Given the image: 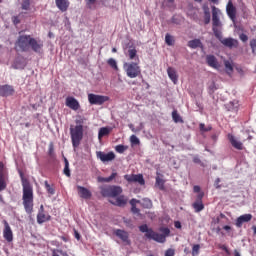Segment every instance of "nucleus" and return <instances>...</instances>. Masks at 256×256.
I'll return each mask as SVG.
<instances>
[{
  "instance_id": "nucleus-26",
  "label": "nucleus",
  "mask_w": 256,
  "mask_h": 256,
  "mask_svg": "<svg viewBox=\"0 0 256 256\" xmlns=\"http://www.w3.org/2000/svg\"><path fill=\"white\" fill-rule=\"evenodd\" d=\"M56 1V6L58 9L62 12L67 11L69 9V0H55Z\"/></svg>"
},
{
  "instance_id": "nucleus-37",
  "label": "nucleus",
  "mask_w": 256,
  "mask_h": 256,
  "mask_svg": "<svg viewBox=\"0 0 256 256\" xmlns=\"http://www.w3.org/2000/svg\"><path fill=\"white\" fill-rule=\"evenodd\" d=\"M172 119L174 123H183V119H181V116L179 115V113H177V110H174L172 112Z\"/></svg>"
},
{
  "instance_id": "nucleus-18",
  "label": "nucleus",
  "mask_w": 256,
  "mask_h": 256,
  "mask_svg": "<svg viewBox=\"0 0 256 256\" xmlns=\"http://www.w3.org/2000/svg\"><path fill=\"white\" fill-rule=\"evenodd\" d=\"M30 47L35 53H41V49H43V42L41 40L31 38Z\"/></svg>"
},
{
  "instance_id": "nucleus-23",
  "label": "nucleus",
  "mask_w": 256,
  "mask_h": 256,
  "mask_svg": "<svg viewBox=\"0 0 256 256\" xmlns=\"http://www.w3.org/2000/svg\"><path fill=\"white\" fill-rule=\"evenodd\" d=\"M167 73L169 79L174 83V85H177V82L179 81V76H177V71L173 67L167 68Z\"/></svg>"
},
{
  "instance_id": "nucleus-8",
  "label": "nucleus",
  "mask_w": 256,
  "mask_h": 256,
  "mask_svg": "<svg viewBox=\"0 0 256 256\" xmlns=\"http://www.w3.org/2000/svg\"><path fill=\"white\" fill-rule=\"evenodd\" d=\"M31 39L32 37L29 35L19 36L16 42V47H18L20 51H29V47L31 45Z\"/></svg>"
},
{
  "instance_id": "nucleus-49",
  "label": "nucleus",
  "mask_w": 256,
  "mask_h": 256,
  "mask_svg": "<svg viewBox=\"0 0 256 256\" xmlns=\"http://www.w3.org/2000/svg\"><path fill=\"white\" fill-rule=\"evenodd\" d=\"M131 211L134 215H141V210H139V208H137V206H132Z\"/></svg>"
},
{
  "instance_id": "nucleus-29",
  "label": "nucleus",
  "mask_w": 256,
  "mask_h": 256,
  "mask_svg": "<svg viewBox=\"0 0 256 256\" xmlns=\"http://www.w3.org/2000/svg\"><path fill=\"white\" fill-rule=\"evenodd\" d=\"M224 67H225V72L227 73V75H229V77H231V75H233V61L225 60Z\"/></svg>"
},
{
  "instance_id": "nucleus-55",
  "label": "nucleus",
  "mask_w": 256,
  "mask_h": 256,
  "mask_svg": "<svg viewBox=\"0 0 256 256\" xmlns=\"http://www.w3.org/2000/svg\"><path fill=\"white\" fill-rule=\"evenodd\" d=\"M20 16H14L13 17V23L14 25H19L21 23V20L19 19Z\"/></svg>"
},
{
  "instance_id": "nucleus-2",
  "label": "nucleus",
  "mask_w": 256,
  "mask_h": 256,
  "mask_svg": "<svg viewBox=\"0 0 256 256\" xmlns=\"http://www.w3.org/2000/svg\"><path fill=\"white\" fill-rule=\"evenodd\" d=\"M139 231L141 233H145V237L147 239H152V241H156V243H165V241H167V237H169L171 230H169V228L167 227H160L159 231L162 234H159L155 231H153V229L149 228V226H147V224H143L141 226H139Z\"/></svg>"
},
{
  "instance_id": "nucleus-40",
  "label": "nucleus",
  "mask_w": 256,
  "mask_h": 256,
  "mask_svg": "<svg viewBox=\"0 0 256 256\" xmlns=\"http://www.w3.org/2000/svg\"><path fill=\"white\" fill-rule=\"evenodd\" d=\"M44 185H45V189H46L47 193H49V195H55V188L51 187V185H49L48 181H45Z\"/></svg>"
},
{
  "instance_id": "nucleus-33",
  "label": "nucleus",
  "mask_w": 256,
  "mask_h": 256,
  "mask_svg": "<svg viewBox=\"0 0 256 256\" xmlns=\"http://www.w3.org/2000/svg\"><path fill=\"white\" fill-rule=\"evenodd\" d=\"M114 205H117L118 207H124V205H127V199H125V196H119L116 199Z\"/></svg>"
},
{
  "instance_id": "nucleus-38",
  "label": "nucleus",
  "mask_w": 256,
  "mask_h": 256,
  "mask_svg": "<svg viewBox=\"0 0 256 256\" xmlns=\"http://www.w3.org/2000/svg\"><path fill=\"white\" fill-rule=\"evenodd\" d=\"M64 175H66V177H71V170L69 169V160H67V158H64Z\"/></svg>"
},
{
  "instance_id": "nucleus-36",
  "label": "nucleus",
  "mask_w": 256,
  "mask_h": 256,
  "mask_svg": "<svg viewBox=\"0 0 256 256\" xmlns=\"http://www.w3.org/2000/svg\"><path fill=\"white\" fill-rule=\"evenodd\" d=\"M107 63L112 69H114V71H119V66H117V60H115L114 58H109Z\"/></svg>"
},
{
  "instance_id": "nucleus-13",
  "label": "nucleus",
  "mask_w": 256,
  "mask_h": 256,
  "mask_svg": "<svg viewBox=\"0 0 256 256\" xmlns=\"http://www.w3.org/2000/svg\"><path fill=\"white\" fill-rule=\"evenodd\" d=\"M3 223H4L3 237L8 243H11V241H13V230H11V226H9V222L4 220Z\"/></svg>"
},
{
  "instance_id": "nucleus-16",
  "label": "nucleus",
  "mask_w": 256,
  "mask_h": 256,
  "mask_svg": "<svg viewBox=\"0 0 256 256\" xmlns=\"http://www.w3.org/2000/svg\"><path fill=\"white\" fill-rule=\"evenodd\" d=\"M251 219H253V215H251V214L241 215L236 219L235 225H236V227L241 228V227H243V223H249V221H251Z\"/></svg>"
},
{
  "instance_id": "nucleus-48",
  "label": "nucleus",
  "mask_w": 256,
  "mask_h": 256,
  "mask_svg": "<svg viewBox=\"0 0 256 256\" xmlns=\"http://www.w3.org/2000/svg\"><path fill=\"white\" fill-rule=\"evenodd\" d=\"M115 177H117V172H113L109 177H106L105 183H111Z\"/></svg>"
},
{
  "instance_id": "nucleus-5",
  "label": "nucleus",
  "mask_w": 256,
  "mask_h": 256,
  "mask_svg": "<svg viewBox=\"0 0 256 256\" xmlns=\"http://www.w3.org/2000/svg\"><path fill=\"white\" fill-rule=\"evenodd\" d=\"M70 137L72 141V146L77 149L81 145L83 140V126H75L70 128Z\"/></svg>"
},
{
  "instance_id": "nucleus-56",
  "label": "nucleus",
  "mask_w": 256,
  "mask_h": 256,
  "mask_svg": "<svg viewBox=\"0 0 256 256\" xmlns=\"http://www.w3.org/2000/svg\"><path fill=\"white\" fill-rule=\"evenodd\" d=\"M83 127V119L80 118V119H76V127Z\"/></svg>"
},
{
  "instance_id": "nucleus-57",
  "label": "nucleus",
  "mask_w": 256,
  "mask_h": 256,
  "mask_svg": "<svg viewBox=\"0 0 256 256\" xmlns=\"http://www.w3.org/2000/svg\"><path fill=\"white\" fill-rule=\"evenodd\" d=\"M200 131L207 132V131H209V129H207V127H205V124H200Z\"/></svg>"
},
{
  "instance_id": "nucleus-20",
  "label": "nucleus",
  "mask_w": 256,
  "mask_h": 256,
  "mask_svg": "<svg viewBox=\"0 0 256 256\" xmlns=\"http://www.w3.org/2000/svg\"><path fill=\"white\" fill-rule=\"evenodd\" d=\"M78 195L81 197V199H91V192L89 189L83 187V186H77Z\"/></svg>"
},
{
  "instance_id": "nucleus-28",
  "label": "nucleus",
  "mask_w": 256,
  "mask_h": 256,
  "mask_svg": "<svg viewBox=\"0 0 256 256\" xmlns=\"http://www.w3.org/2000/svg\"><path fill=\"white\" fill-rule=\"evenodd\" d=\"M188 47L190 49H199V47H203V43L200 39H193L188 41Z\"/></svg>"
},
{
  "instance_id": "nucleus-3",
  "label": "nucleus",
  "mask_w": 256,
  "mask_h": 256,
  "mask_svg": "<svg viewBox=\"0 0 256 256\" xmlns=\"http://www.w3.org/2000/svg\"><path fill=\"white\" fill-rule=\"evenodd\" d=\"M221 17H223V12H221L219 8L212 6V31L215 37H219V33H221V27H223Z\"/></svg>"
},
{
  "instance_id": "nucleus-51",
  "label": "nucleus",
  "mask_w": 256,
  "mask_h": 256,
  "mask_svg": "<svg viewBox=\"0 0 256 256\" xmlns=\"http://www.w3.org/2000/svg\"><path fill=\"white\" fill-rule=\"evenodd\" d=\"M137 203H140L141 204V200H137L135 198L131 199L130 200V205L131 207H137Z\"/></svg>"
},
{
  "instance_id": "nucleus-32",
  "label": "nucleus",
  "mask_w": 256,
  "mask_h": 256,
  "mask_svg": "<svg viewBox=\"0 0 256 256\" xmlns=\"http://www.w3.org/2000/svg\"><path fill=\"white\" fill-rule=\"evenodd\" d=\"M140 205L144 209H151L153 207V201H151V199L149 198H143L142 200H140Z\"/></svg>"
},
{
  "instance_id": "nucleus-31",
  "label": "nucleus",
  "mask_w": 256,
  "mask_h": 256,
  "mask_svg": "<svg viewBox=\"0 0 256 256\" xmlns=\"http://www.w3.org/2000/svg\"><path fill=\"white\" fill-rule=\"evenodd\" d=\"M226 109L228 111H234V112L239 111V101L237 100L231 101L229 104L226 105Z\"/></svg>"
},
{
  "instance_id": "nucleus-21",
  "label": "nucleus",
  "mask_w": 256,
  "mask_h": 256,
  "mask_svg": "<svg viewBox=\"0 0 256 256\" xmlns=\"http://www.w3.org/2000/svg\"><path fill=\"white\" fill-rule=\"evenodd\" d=\"M115 235H116V237H119V239H121V241H123L124 243L129 245V243H130L129 234L127 232H125V230L117 229L115 231Z\"/></svg>"
},
{
  "instance_id": "nucleus-39",
  "label": "nucleus",
  "mask_w": 256,
  "mask_h": 256,
  "mask_svg": "<svg viewBox=\"0 0 256 256\" xmlns=\"http://www.w3.org/2000/svg\"><path fill=\"white\" fill-rule=\"evenodd\" d=\"M165 43L169 47L173 46V43H175V39L173 38V36H171V34H169V33L166 34Z\"/></svg>"
},
{
  "instance_id": "nucleus-63",
  "label": "nucleus",
  "mask_w": 256,
  "mask_h": 256,
  "mask_svg": "<svg viewBox=\"0 0 256 256\" xmlns=\"http://www.w3.org/2000/svg\"><path fill=\"white\" fill-rule=\"evenodd\" d=\"M223 229H224V231H227V232L229 233V231H231V226L225 225V226L223 227Z\"/></svg>"
},
{
  "instance_id": "nucleus-30",
  "label": "nucleus",
  "mask_w": 256,
  "mask_h": 256,
  "mask_svg": "<svg viewBox=\"0 0 256 256\" xmlns=\"http://www.w3.org/2000/svg\"><path fill=\"white\" fill-rule=\"evenodd\" d=\"M192 207H193V209L195 210L196 213H201V211H203V209H205V205H203L202 200H196L192 204Z\"/></svg>"
},
{
  "instance_id": "nucleus-54",
  "label": "nucleus",
  "mask_w": 256,
  "mask_h": 256,
  "mask_svg": "<svg viewBox=\"0 0 256 256\" xmlns=\"http://www.w3.org/2000/svg\"><path fill=\"white\" fill-rule=\"evenodd\" d=\"M221 183V179L217 178L214 182V187H216V189H221V185H219Z\"/></svg>"
},
{
  "instance_id": "nucleus-64",
  "label": "nucleus",
  "mask_w": 256,
  "mask_h": 256,
  "mask_svg": "<svg viewBox=\"0 0 256 256\" xmlns=\"http://www.w3.org/2000/svg\"><path fill=\"white\" fill-rule=\"evenodd\" d=\"M169 7H174V0H167Z\"/></svg>"
},
{
  "instance_id": "nucleus-24",
  "label": "nucleus",
  "mask_w": 256,
  "mask_h": 256,
  "mask_svg": "<svg viewBox=\"0 0 256 256\" xmlns=\"http://www.w3.org/2000/svg\"><path fill=\"white\" fill-rule=\"evenodd\" d=\"M51 220V215L46 214L45 212H38L37 214V223L39 225H42V223H45L47 221Z\"/></svg>"
},
{
  "instance_id": "nucleus-34",
  "label": "nucleus",
  "mask_w": 256,
  "mask_h": 256,
  "mask_svg": "<svg viewBox=\"0 0 256 256\" xmlns=\"http://www.w3.org/2000/svg\"><path fill=\"white\" fill-rule=\"evenodd\" d=\"M7 176H0V192L7 189Z\"/></svg>"
},
{
  "instance_id": "nucleus-60",
  "label": "nucleus",
  "mask_w": 256,
  "mask_h": 256,
  "mask_svg": "<svg viewBox=\"0 0 256 256\" xmlns=\"http://www.w3.org/2000/svg\"><path fill=\"white\" fill-rule=\"evenodd\" d=\"M129 129H131L133 133H137V130L135 129V126H133V124H129Z\"/></svg>"
},
{
  "instance_id": "nucleus-12",
  "label": "nucleus",
  "mask_w": 256,
  "mask_h": 256,
  "mask_svg": "<svg viewBox=\"0 0 256 256\" xmlns=\"http://www.w3.org/2000/svg\"><path fill=\"white\" fill-rule=\"evenodd\" d=\"M97 159H100L102 163H109V161H113L115 159V153L114 152H102L98 151L96 152Z\"/></svg>"
},
{
  "instance_id": "nucleus-61",
  "label": "nucleus",
  "mask_w": 256,
  "mask_h": 256,
  "mask_svg": "<svg viewBox=\"0 0 256 256\" xmlns=\"http://www.w3.org/2000/svg\"><path fill=\"white\" fill-rule=\"evenodd\" d=\"M194 193H199V191H201V187L199 186H194Z\"/></svg>"
},
{
  "instance_id": "nucleus-25",
  "label": "nucleus",
  "mask_w": 256,
  "mask_h": 256,
  "mask_svg": "<svg viewBox=\"0 0 256 256\" xmlns=\"http://www.w3.org/2000/svg\"><path fill=\"white\" fill-rule=\"evenodd\" d=\"M202 9L204 12V23L205 25H209L211 23V10L208 5H203Z\"/></svg>"
},
{
  "instance_id": "nucleus-59",
  "label": "nucleus",
  "mask_w": 256,
  "mask_h": 256,
  "mask_svg": "<svg viewBox=\"0 0 256 256\" xmlns=\"http://www.w3.org/2000/svg\"><path fill=\"white\" fill-rule=\"evenodd\" d=\"M209 89H210L211 93H214V92H215V83H212V84L209 86Z\"/></svg>"
},
{
  "instance_id": "nucleus-9",
  "label": "nucleus",
  "mask_w": 256,
  "mask_h": 256,
  "mask_svg": "<svg viewBox=\"0 0 256 256\" xmlns=\"http://www.w3.org/2000/svg\"><path fill=\"white\" fill-rule=\"evenodd\" d=\"M88 101L90 105H103V103L109 101V97L97 94H88Z\"/></svg>"
},
{
  "instance_id": "nucleus-47",
  "label": "nucleus",
  "mask_w": 256,
  "mask_h": 256,
  "mask_svg": "<svg viewBox=\"0 0 256 256\" xmlns=\"http://www.w3.org/2000/svg\"><path fill=\"white\" fill-rule=\"evenodd\" d=\"M31 5V2L29 0H23L22 1V9L27 11Z\"/></svg>"
},
{
  "instance_id": "nucleus-42",
  "label": "nucleus",
  "mask_w": 256,
  "mask_h": 256,
  "mask_svg": "<svg viewBox=\"0 0 256 256\" xmlns=\"http://www.w3.org/2000/svg\"><path fill=\"white\" fill-rule=\"evenodd\" d=\"M129 149V147L128 146H125V145H117L116 147H115V151L117 152V153H125V151H127Z\"/></svg>"
},
{
  "instance_id": "nucleus-44",
  "label": "nucleus",
  "mask_w": 256,
  "mask_h": 256,
  "mask_svg": "<svg viewBox=\"0 0 256 256\" xmlns=\"http://www.w3.org/2000/svg\"><path fill=\"white\" fill-rule=\"evenodd\" d=\"M199 249H201V246L199 244H195L192 247V256H197L199 255Z\"/></svg>"
},
{
  "instance_id": "nucleus-15",
  "label": "nucleus",
  "mask_w": 256,
  "mask_h": 256,
  "mask_svg": "<svg viewBox=\"0 0 256 256\" xmlns=\"http://www.w3.org/2000/svg\"><path fill=\"white\" fill-rule=\"evenodd\" d=\"M15 93V89L11 85L0 86V97H11Z\"/></svg>"
},
{
  "instance_id": "nucleus-52",
  "label": "nucleus",
  "mask_w": 256,
  "mask_h": 256,
  "mask_svg": "<svg viewBox=\"0 0 256 256\" xmlns=\"http://www.w3.org/2000/svg\"><path fill=\"white\" fill-rule=\"evenodd\" d=\"M165 256H175V250L171 248L166 250Z\"/></svg>"
},
{
  "instance_id": "nucleus-19",
  "label": "nucleus",
  "mask_w": 256,
  "mask_h": 256,
  "mask_svg": "<svg viewBox=\"0 0 256 256\" xmlns=\"http://www.w3.org/2000/svg\"><path fill=\"white\" fill-rule=\"evenodd\" d=\"M66 106L69 107V109H72L73 111L79 110V101L73 97L66 98Z\"/></svg>"
},
{
  "instance_id": "nucleus-53",
  "label": "nucleus",
  "mask_w": 256,
  "mask_h": 256,
  "mask_svg": "<svg viewBox=\"0 0 256 256\" xmlns=\"http://www.w3.org/2000/svg\"><path fill=\"white\" fill-rule=\"evenodd\" d=\"M239 38L240 41H243V43H246V41L249 40V37L246 34H240Z\"/></svg>"
},
{
  "instance_id": "nucleus-45",
  "label": "nucleus",
  "mask_w": 256,
  "mask_h": 256,
  "mask_svg": "<svg viewBox=\"0 0 256 256\" xmlns=\"http://www.w3.org/2000/svg\"><path fill=\"white\" fill-rule=\"evenodd\" d=\"M95 3H97V0H86L88 9H95Z\"/></svg>"
},
{
  "instance_id": "nucleus-46",
  "label": "nucleus",
  "mask_w": 256,
  "mask_h": 256,
  "mask_svg": "<svg viewBox=\"0 0 256 256\" xmlns=\"http://www.w3.org/2000/svg\"><path fill=\"white\" fill-rule=\"evenodd\" d=\"M130 143L132 145H139V143H141V141L135 135H132L130 137Z\"/></svg>"
},
{
  "instance_id": "nucleus-14",
  "label": "nucleus",
  "mask_w": 256,
  "mask_h": 256,
  "mask_svg": "<svg viewBox=\"0 0 256 256\" xmlns=\"http://www.w3.org/2000/svg\"><path fill=\"white\" fill-rule=\"evenodd\" d=\"M226 13L231 21L235 22V19H237V8L234 7L233 2H228L226 6Z\"/></svg>"
},
{
  "instance_id": "nucleus-1",
  "label": "nucleus",
  "mask_w": 256,
  "mask_h": 256,
  "mask_svg": "<svg viewBox=\"0 0 256 256\" xmlns=\"http://www.w3.org/2000/svg\"><path fill=\"white\" fill-rule=\"evenodd\" d=\"M20 177L22 181V187H23V195H22V201L23 206L29 215L33 213V186H31V183L27 178L23 176V172H20Z\"/></svg>"
},
{
  "instance_id": "nucleus-17",
  "label": "nucleus",
  "mask_w": 256,
  "mask_h": 256,
  "mask_svg": "<svg viewBox=\"0 0 256 256\" xmlns=\"http://www.w3.org/2000/svg\"><path fill=\"white\" fill-rule=\"evenodd\" d=\"M228 140L230 141L232 147L234 149H238V151H243V142L239 141L235 136L232 134H228Z\"/></svg>"
},
{
  "instance_id": "nucleus-41",
  "label": "nucleus",
  "mask_w": 256,
  "mask_h": 256,
  "mask_svg": "<svg viewBox=\"0 0 256 256\" xmlns=\"http://www.w3.org/2000/svg\"><path fill=\"white\" fill-rule=\"evenodd\" d=\"M52 256H69V254L63 250L54 249L52 250Z\"/></svg>"
},
{
  "instance_id": "nucleus-62",
  "label": "nucleus",
  "mask_w": 256,
  "mask_h": 256,
  "mask_svg": "<svg viewBox=\"0 0 256 256\" xmlns=\"http://www.w3.org/2000/svg\"><path fill=\"white\" fill-rule=\"evenodd\" d=\"M193 162H194V163H201V159H199V157L195 156V157L193 158Z\"/></svg>"
},
{
  "instance_id": "nucleus-10",
  "label": "nucleus",
  "mask_w": 256,
  "mask_h": 256,
  "mask_svg": "<svg viewBox=\"0 0 256 256\" xmlns=\"http://www.w3.org/2000/svg\"><path fill=\"white\" fill-rule=\"evenodd\" d=\"M124 179H126L128 183H138L139 185H145L143 174H126L124 175Z\"/></svg>"
},
{
  "instance_id": "nucleus-6",
  "label": "nucleus",
  "mask_w": 256,
  "mask_h": 256,
  "mask_svg": "<svg viewBox=\"0 0 256 256\" xmlns=\"http://www.w3.org/2000/svg\"><path fill=\"white\" fill-rule=\"evenodd\" d=\"M123 193L121 186H105L101 188V195L103 197H117Z\"/></svg>"
},
{
  "instance_id": "nucleus-43",
  "label": "nucleus",
  "mask_w": 256,
  "mask_h": 256,
  "mask_svg": "<svg viewBox=\"0 0 256 256\" xmlns=\"http://www.w3.org/2000/svg\"><path fill=\"white\" fill-rule=\"evenodd\" d=\"M0 177H7V170H5L3 162H0Z\"/></svg>"
},
{
  "instance_id": "nucleus-22",
  "label": "nucleus",
  "mask_w": 256,
  "mask_h": 256,
  "mask_svg": "<svg viewBox=\"0 0 256 256\" xmlns=\"http://www.w3.org/2000/svg\"><path fill=\"white\" fill-rule=\"evenodd\" d=\"M126 57L129 58L130 61L139 63V56L137 55V49L134 47H130L126 53Z\"/></svg>"
},
{
  "instance_id": "nucleus-11",
  "label": "nucleus",
  "mask_w": 256,
  "mask_h": 256,
  "mask_svg": "<svg viewBox=\"0 0 256 256\" xmlns=\"http://www.w3.org/2000/svg\"><path fill=\"white\" fill-rule=\"evenodd\" d=\"M206 63L208 67L216 69V71H219L221 69V63H219V60L213 54L206 55Z\"/></svg>"
},
{
  "instance_id": "nucleus-35",
  "label": "nucleus",
  "mask_w": 256,
  "mask_h": 256,
  "mask_svg": "<svg viewBox=\"0 0 256 256\" xmlns=\"http://www.w3.org/2000/svg\"><path fill=\"white\" fill-rule=\"evenodd\" d=\"M155 186L158 187L161 191H163V189H165V180L157 176Z\"/></svg>"
},
{
  "instance_id": "nucleus-50",
  "label": "nucleus",
  "mask_w": 256,
  "mask_h": 256,
  "mask_svg": "<svg viewBox=\"0 0 256 256\" xmlns=\"http://www.w3.org/2000/svg\"><path fill=\"white\" fill-rule=\"evenodd\" d=\"M250 47L252 49V53H255L256 52V40L255 39H252L250 41Z\"/></svg>"
},
{
  "instance_id": "nucleus-7",
  "label": "nucleus",
  "mask_w": 256,
  "mask_h": 256,
  "mask_svg": "<svg viewBox=\"0 0 256 256\" xmlns=\"http://www.w3.org/2000/svg\"><path fill=\"white\" fill-rule=\"evenodd\" d=\"M217 40L224 45V47H228V49H233L239 47V41L235 38H223V33L219 32V36H215Z\"/></svg>"
},
{
  "instance_id": "nucleus-4",
  "label": "nucleus",
  "mask_w": 256,
  "mask_h": 256,
  "mask_svg": "<svg viewBox=\"0 0 256 256\" xmlns=\"http://www.w3.org/2000/svg\"><path fill=\"white\" fill-rule=\"evenodd\" d=\"M123 70L129 79H137L141 75V66L139 62H124Z\"/></svg>"
},
{
  "instance_id": "nucleus-27",
  "label": "nucleus",
  "mask_w": 256,
  "mask_h": 256,
  "mask_svg": "<svg viewBox=\"0 0 256 256\" xmlns=\"http://www.w3.org/2000/svg\"><path fill=\"white\" fill-rule=\"evenodd\" d=\"M111 131H112V128H109V127L100 128L98 131L99 141H101L103 139V137H107V135H109V133H111Z\"/></svg>"
},
{
  "instance_id": "nucleus-58",
  "label": "nucleus",
  "mask_w": 256,
  "mask_h": 256,
  "mask_svg": "<svg viewBox=\"0 0 256 256\" xmlns=\"http://www.w3.org/2000/svg\"><path fill=\"white\" fill-rule=\"evenodd\" d=\"M74 237L77 239V241H79V239H81V234H79L77 231H74Z\"/></svg>"
}]
</instances>
